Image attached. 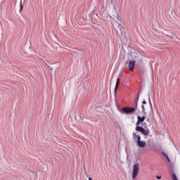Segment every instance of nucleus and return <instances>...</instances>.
Listing matches in <instances>:
<instances>
[{"mask_svg":"<svg viewBox=\"0 0 180 180\" xmlns=\"http://www.w3.org/2000/svg\"><path fill=\"white\" fill-rule=\"evenodd\" d=\"M139 163H136V165H134L133 166V170H132V179H136L137 176L139 174Z\"/></svg>","mask_w":180,"mask_h":180,"instance_id":"1","label":"nucleus"},{"mask_svg":"<svg viewBox=\"0 0 180 180\" xmlns=\"http://www.w3.org/2000/svg\"><path fill=\"white\" fill-rule=\"evenodd\" d=\"M136 131L141 132L145 136H149V130H146L145 128H143L140 126H136Z\"/></svg>","mask_w":180,"mask_h":180,"instance_id":"2","label":"nucleus"},{"mask_svg":"<svg viewBox=\"0 0 180 180\" xmlns=\"http://www.w3.org/2000/svg\"><path fill=\"white\" fill-rule=\"evenodd\" d=\"M122 112L124 113H126V114H130L133 112H135L136 110V108H133V107H124L122 109Z\"/></svg>","mask_w":180,"mask_h":180,"instance_id":"3","label":"nucleus"},{"mask_svg":"<svg viewBox=\"0 0 180 180\" xmlns=\"http://www.w3.org/2000/svg\"><path fill=\"white\" fill-rule=\"evenodd\" d=\"M135 65H136V60L128 61V68L129 69V71L131 72L134 71V69L135 68Z\"/></svg>","mask_w":180,"mask_h":180,"instance_id":"4","label":"nucleus"},{"mask_svg":"<svg viewBox=\"0 0 180 180\" xmlns=\"http://www.w3.org/2000/svg\"><path fill=\"white\" fill-rule=\"evenodd\" d=\"M137 145L140 148H143L146 146V142L141 140H137Z\"/></svg>","mask_w":180,"mask_h":180,"instance_id":"5","label":"nucleus"},{"mask_svg":"<svg viewBox=\"0 0 180 180\" xmlns=\"http://www.w3.org/2000/svg\"><path fill=\"white\" fill-rule=\"evenodd\" d=\"M133 139L134 141L141 140V136L140 135H137L135 132L133 133Z\"/></svg>","mask_w":180,"mask_h":180,"instance_id":"6","label":"nucleus"},{"mask_svg":"<svg viewBox=\"0 0 180 180\" xmlns=\"http://www.w3.org/2000/svg\"><path fill=\"white\" fill-rule=\"evenodd\" d=\"M146 120V117L145 116H143V117H141V116H137V121L139 122H143L144 121Z\"/></svg>","mask_w":180,"mask_h":180,"instance_id":"7","label":"nucleus"},{"mask_svg":"<svg viewBox=\"0 0 180 180\" xmlns=\"http://www.w3.org/2000/svg\"><path fill=\"white\" fill-rule=\"evenodd\" d=\"M120 82V78H117V82H116V86H115V89H114L115 94L117 93V88L119 87Z\"/></svg>","mask_w":180,"mask_h":180,"instance_id":"8","label":"nucleus"},{"mask_svg":"<svg viewBox=\"0 0 180 180\" xmlns=\"http://www.w3.org/2000/svg\"><path fill=\"white\" fill-rule=\"evenodd\" d=\"M172 179L173 180H179L178 177L176 176V175L175 174H172Z\"/></svg>","mask_w":180,"mask_h":180,"instance_id":"9","label":"nucleus"},{"mask_svg":"<svg viewBox=\"0 0 180 180\" xmlns=\"http://www.w3.org/2000/svg\"><path fill=\"white\" fill-rule=\"evenodd\" d=\"M22 8H23L22 1H21V2H20V12H22Z\"/></svg>","mask_w":180,"mask_h":180,"instance_id":"10","label":"nucleus"},{"mask_svg":"<svg viewBox=\"0 0 180 180\" xmlns=\"http://www.w3.org/2000/svg\"><path fill=\"white\" fill-rule=\"evenodd\" d=\"M139 97L138 96L137 98L136 99V108L137 107V103L139 102Z\"/></svg>","mask_w":180,"mask_h":180,"instance_id":"11","label":"nucleus"},{"mask_svg":"<svg viewBox=\"0 0 180 180\" xmlns=\"http://www.w3.org/2000/svg\"><path fill=\"white\" fill-rule=\"evenodd\" d=\"M164 155H165V157H166V158H167V161H169V162H170V160H169V157H168L167 155H165V154H164Z\"/></svg>","mask_w":180,"mask_h":180,"instance_id":"12","label":"nucleus"},{"mask_svg":"<svg viewBox=\"0 0 180 180\" xmlns=\"http://www.w3.org/2000/svg\"><path fill=\"white\" fill-rule=\"evenodd\" d=\"M141 122H142L137 121L136 122V127H139V124H140Z\"/></svg>","mask_w":180,"mask_h":180,"instance_id":"13","label":"nucleus"},{"mask_svg":"<svg viewBox=\"0 0 180 180\" xmlns=\"http://www.w3.org/2000/svg\"><path fill=\"white\" fill-rule=\"evenodd\" d=\"M156 178H157V179H162V176H156Z\"/></svg>","mask_w":180,"mask_h":180,"instance_id":"14","label":"nucleus"},{"mask_svg":"<svg viewBox=\"0 0 180 180\" xmlns=\"http://www.w3.org/2000/svg\"><path fill=\"white\" fill-rule=\"evenodd\" d=\"M142 109H143V112H145L146 108H145V106H144V105H142Z\"/></svg>","mask_w":180,"mask_h":180,"instance_id":"15","label":"nucleus"},{"mask_svg":"<svg viewBox=\"0 0 180 180\" xmlns=\"http://www.w3.org/2000/svg\"><path fill=\"white\" fill-rule=\"evenodd\" d=\"M143 105H146V101H143Z\"/></svg>","mask_w":180,"mask_h":180,"instance_id":"16","label":"nucleus"},{"mask_svg":"<svg viewBox=\"0 0 180 180\" xmlns=\"http://www.w3.org/2000/svg\"><path fill=\"white\" fill-rule=\"evenodd\" d=\"M167 37H169L170 39H173V37L167 35Z\"/></svg>","mask_w":180,"mask_h":180,"instance_id":"17","label":"nucleus"},{"mask_svg":"<svg viewBox=\"0 0 180 180\" xmlns=\"http://www.w3.org/2000/svg\"><path fill=\"white\" fill-rule=\"evenodd\" d=\"M89 180H93L92 178H89Z\"/></svg>","mask_w":180,"mask_h":180,"instance_id":"18","label":"nucleus"}]
</instances>
